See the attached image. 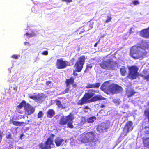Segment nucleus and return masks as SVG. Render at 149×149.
I'll return each mask as SVG.
<instances>
[{"label":"nucleus","instance_id":"1","mask_svg":"<svg viewBox=\"0 0 149 149\" xmlns=\"http://www.w3.org/2000/svg\"><path fill=\"white\" fill-rule=\"evenodd\" d=\"M96 92V90L93 89L87 90L82 98L78 101L77 104L78 105H82L88 103L105 99V98L100 95H95Z\"/></svg>","mask_w":149,"mask_h":149},{"label":"nucleus","instance_id":"2","mask_svg":"<svg viewBox=\"0 0 149 149\" xmlns=\"http://www.w3.org/2000/svg\"><path fill=\"white\" fill-rule=\"evenodd\" d=\"M141 47L139 46H134L130 50V55L135 59L141 58L146 55V51L145 50L149 47V42L148 41L143 40L141 44Z\"/></svg>","mask_w":149,"mask_h":149},{"label":"nucleus","instance_id":"3","mask_svg":"<svg viewBox=\"0 0 149 149\" xmlns=\"http://www.w3.org/2000/svg\"><path fill=\"white\" fill-rule=\"evenodd\" d=\"M23 107H24L25 110V113L27 115H30L33 113L35 111V109L32 106L30 105L29 104L26 103V102L24 100H22L16 107V111L20 113H22L21 111H20L19 109H21Z\"/></svg>","mask_w":149,"mask_h":149},{"label":"nucleus","instance_id":"4","mask_svg":"<svg viewBox=\"0 0 149 149\" xmlns=\"http://www.w3.org/2000/svg\"><path fill=\"white\" fill-rule=\"evenodd\" d=\"M86 59L84 55H82L78 58V60L76 62L74 66L75 70H73V74L74 76H76L78 75L76 72H79L82 70Z\"/></svg>","mask_w":149,"mask_h":149},{"label":"nucleus","instance_id":"5","mask_svg":"<svg viewBox=\"0 0 149 149\" xmlns=\"http://www.w3.org/2000/svg\"><path fill=\"white\" fill-rule=\"evenodd\" d=\"M99 65L103 69L113 70L117 65V63L115 61L111 58L106 61H102L100 63Z\"/></svg>","mask_w":149,"mask_h":149},{"label":"nucleus","instance_id":"6","mask_svg":"<svg viewBox=\"0 0 149 149\" xmlns=\"http://www.w3.org/2000/svg\"><path fill=\"white\" fill-rule=\"evenodd\" d=\"M55 136L54 134H51L45 142L44 146L42 143L40 144L39 146L41 148V149H51L52 146H54L53 143V138Z\"/></svg>","mask_w":149,"mask_h":149},{"label":"nucleus","instance_id":"7","mask_svg":"<svg viewBox=\"0 0 149 149\" xmlns=\"http://www.w3.org/2000/svg\"><path fill=\"white\" fill-rule=\"evenodd\" d=\"M95 137V134L94 132L91 131L85 134L84 136L81 138V140L83 143H88L93 141Z\"/></svg>","mask_w":149,"mask_h":149},{"label":"nucleus","instance_id":"8","mask_svg":"<svg viewBox=\"0 0 149 149\" xmlns=\"http://www.w3.org/2000/svg\"><path fill=\"white\" fill-rule=\"evenodd\" d=\"M129 72L127 77L134 79H136L139 75L138 68L136 66H132L129 68Z\"/></svg>","mask_w":149,"mask_h":149},{"label":"nucleus","instance_id":"9","mask_svg":"<svg viewBox=\"0 0 149 149\" xmlns=\"http://www.w3.org/2000/svg\"><path fill=\"white\" fill-rule=\"evenodd\" d=\"M110 122H103L101 124L98 125L97 128V130L99 132H104L107 131V130L110 127Z\"/></svg>","mask_w":149,"mask_h":149},{"label":"nucleus","instance_id":"10","mask_svg":"<svg viewBox=\"0 0 149 149\" xmlns=\"http://www.w3.org/2000/svg\"><path fill=\"white\" fill-rule=\"evenodd\" d=\"M67 61H64L62 58L57 60L56 65V68L58 69H62L65 68L68 66H70V65Z\"/></svg>","mask_w":149,"mask_h":149},{"label":"nucleus","instance_id":"11","mask_svg":"<svg viewBox=\"0 0 149 149\" xmlns=\"http://www.w3.org/2000/svg\"><path fill=\"white\" fill-rule=\"evenodd\" d=\"M120 87L117 84H111L108 86L107 90L113 94L117 93L120 91Z\"/></svg>","mask_w":149,"mask_h":149},{"label":"nucleus","instance_id":"12","mask_svg":"<svg viewBox=\"0 0 149 149\" xmlns=\"http://www.w3.org/2000/svg\"><path fill=\"white\" fill-rule=\"evenodd\" d=\"M74 118V116L72 113L66 116H63L60 119V121H72Z\"/></svg>","mask_w":149,"mask_h":149},{"label":"nucleus","instance_id":"13","mask_svg":"<svg viewBox=\"0 0 149 149\" xmlns=\"http://www.w3.org/2000/svg\"><path fill=\"white\" fill-rule=\"evenodd\" d=\"M140 35L146 38H149V27L142 30L140 33Z\"/></svg>","mask_w":149,"mask_h":149},{"label":"nucleus","instance_id":"14","mask_svg":"<svg viewBox=\"0 0 149 149\" xmlns=\"http://www.w3.org/2000/svg\"><path fill=\"white\" fill-rule=\"evenodd\" d=\"M100 84L99 82L95 83L94 84L88 83L85 86V88L86 89L91 88H98L100 86Z\"/></svg>","mask_w":149,"mask_h":149},{"label":"nucleus","instance_id":"15","mask_svg":"<svg viewBox=\"0 0 149 149\" xmlns=\"http://www.w3.org/2000/svg\"><path fill=\"white\" fill-rule=\"evenodd\" d=\"M75 78L72 77L69 79H66L65 81L66 87H68L69 85L72 84L74 81Z\"/></svg>","mask_w":149,"mask_h":149},{"label":"nucleus","instance_id":"16","mask_svg":"<svg viewBox=\"0 0 149 149\" xmlns=\"http://www.w3.org/2000/svg\"><path fill=\"white\" fill-rule=\"evenodd\" d=\"M64 141L63 139H61L59 137H57L55 140V143L57 146L58 147L61 146L62 142Z\"/></svg>","mask_w":149,"mask_h":149},{"label":"nucleus","instance_id":"17","mask_svg":"<svg viewBox=\"0 0 149 149\" xmlns=\"http://www.w3.org/2000/svg\"><path fill=\"white\" fill-rule=\"evenodd\" d=\"M55 114V112L53 109H49L47 113V117L51 118Z\"/></svg>","mask_w":149,"mask_h":149},{"label":"nucleus","instance_id":"18","mask_svg":"<svg viewBox=\"0 0 149 149\" xmlns=\"http://www.w3.org/2000/svg\"><path fill=\"white\" fill-rule=\"evenodd\" d=\"M54 101L55 102L56 105L59 108H61V109H63L65 108V106H64L62 105L61 102L59 100L56 99L54 100Z\"/></svg>","mask_w":149,"mask_h":149},{"label":"nucleus","instance_id":"19","mask_svg":"<svg viewBox=\"0 0 149 149\" xmlns=\"http://www.w3.org/2000/svg\"><path fill=\"white\" fill-rule=\"evenodd\" d=\"M29 97L33 100H40L41 98L42 97V96L40 95V94H38L37 95V96L36 95H32L29 96Z\"/></svg>","mask_w":149,"mask_h":149},{"label":"nucleus","instance_id":"20","mask_svg":"<svg viewBox=\"0 0 149 149\" xmlns=\"http://www.w3.org/2000/svg\"><path fill=\"white\" fill-rule=\"evenodd\" d=\"M79 35L77 31L74 33L73 36L74 38V40L79 39L83 37L82 35Z\"/></svg>","mask_w":149,"mask_h":149},{"label":"nucleus","instance_id":"21","mask_svg":"<svg viewBox=\"0 0 149 149\" xmlns=\"http://www.w3.org/2000/svg\"><path fill=\"white\" fill-rule=\"evenodd\" d=\"M93 67V65L92 64H87L86 66L85 69L84 70V73L88 72L89 70H91Z\"/></svg>","mask_w":149,"mask_h":149},{"label":"nucleus","instance_id":"22","mask_svg":"<svg viewBox=\"0 0 149 149\" xmlns=\"http://www.w3.org/2000/svg\"><path fill=\"white\" fill-rule=\"evenodd\" d=\"M126 92L127 95L128 97H131L135 93V92L134 91V90L131 89L127 90Z\"/></svg>","mask_w":149,"mask_h":149},{"label":"nucleus","instance_id":"23","mask_svg":"<svg viewBox=\"0 0 149 149\" xmlns=\"http://www.w3.org/2000/svg\"><path fill=\"white\" fill-rule=\"evenodd\" d=\"M125 126H127V127L130 130H132L133 127V123L132 122H127Z\"/></svg>","mask_w":149,"mask_h":149},{"label":"nucleus","instance_id":"24","mask_svg":"<svg viewBox=\"0 0 149 149\" xmlns=\"http://www.w3.org/2000/svg\"><path fill=\"white\" fill-rule=\"evenodd\" d=\"M143 141L144 146L149 148V138L143 139Z\"/></svg>","mask_w":149,"mask_h":149},{"label":"nucleus","instance_id":"25","mask_svg":"<svg viewBox=\"0 0 149 149\" xmlns=\"http://www.w3.org/2000/svg\"><path fill=\"white\" fill-rule=\"evenodd\" d=\"M63 124H65L67 123V126L69 128H72L74 126L72 125V122H61Z\"/></svg>","mask_w":149,"mask_h":149},{"label":"nucleus","instance_id":"26","mask_svg":"<svg viewBox=\"0 0 149 149\" xmlns=\"http://www.w3.org/2000/svg\"><path fill=\"white\" fill-rule=\"evenodd\" d=\"M94 23L93 22H88L86 24H87V26H88V28L87 29V30H89L91 29H92L93 28V25Z\"/></svg>","mask_w":149,"mask_h":149},{"label":"nucleus","instance_id":"27","mask_svg":"<svg viewBox=\"0 0 149 149\" xmlns=\"http://www.w3.org/2000/svg\"><path fill=\"white\" fill-rule=\"evenodd\" d=\"M13 124L17 126H20L22 124L23 122H12Z\"/></svg>","mask_w":149,"mask_h":149},{"label":"nucleus","instance_id":"28","mask_svg":"<svg viewBox=\"0 0 149 149\" xmlns=\"http://www.w3.org/2000/svg\"><path fill=\"white\" fill-rule=\"evenodd\" d=\"M126 68L124 66L122 67V75H125V74H126Z\"/></svg>","mask_w":149,"mask_h":149},{"label":"nucleus","instance_id":"29","mask_svg":"<svg viewBox=\"0 0 149 149\" xmlns=\"http://www.w3.org/2000/svg\"><path fill=\"white\" fill-rule=\"evenodd\" d=\"M144 115L149 120V108L145 110L144 111Z\"/></svg>","mask_w":149,"mask_h":149},{"label":"nucleus","instance_id":"30","mask_svg":"<svg viewBox=\"0 0 149 149\" xmlns=\"http://www.w3.org/2000/svg\"><path fill=\"white\" fill-rule=\"evenodd\" d=\"M24 35H27L29 37H32L36 36V35L33 32H32V33H26V34H24Z\"/></svg>","mask_w":149,"mask_h":149},{"label":"nucleus","instance_id":"31","mask_svg":"<svg viewBox=\"0 0 149 149\" xmlns=\"http://www.w3.org/2000/svg\"><path fill=\"white\" fill-rule=\"evenodd\" d=\"M96 120V117L95 116H93L88 118L87 120L88 121H94Z\"/></svg>","mask_w":149,"mask_h":149},{"label":"nucleus","instance_id":"32","mask_svg":"<svg viewBox=\"0 0 149 149\" xmlns=\"http://www.w3.org/2000/svg\"><path fill=\"white\" fill-rule=\"evenodd\" d=\"M127 126H125L124 128L123 129V133H126L124 134L125 135L126 134L128 133L130 130H129L128 128L127 127Z\"/></svg>","mask_w":149,"mask_h":149},{"label":"nucleus","instance_id":"33","mask_svg":"<svg viewBox=\"0 0 149 149\" xmlns=\"http://www.w3.org/2000/svg\"><path fill=\"white\" fill-rule=\"evenodd\" d=\"M107 17V19L104 22L105 23H108L109 22L111 21L112 19V18L110 16H108Z\"/></svg>","mask_w":149,"mask_h":149},{"label":"nucleus","instance_id":"34","mask_svg":"<svg viewBox=\"0 0 149 149\" xmlns=\"http://www.w3.org/2000/svg\"><path fill=\"white\" fill-rule=\"evenodd\" d=\"M67 87V88L65 89L64 91L62 92L63 94H65L69 92L70 87V86H68Z\"/></svg>","mask_w":149,"mask_h":149},{"label":"nucleus","instance_id":"35","mask_svg":"<svg viewBox=\"0 0 149 149\" xmlns=\"http://www.w3.org/2000/svg\"><path fill=\"white\" fill-rule=\"evenodd\" d=\"M43 115V113L42 111H40L38 114L37 117L38 118L42 117Z\"/></svg>","mask_w":149,"mask_h":149},{"label":"nucleus","instance_id":"36","mask_svg":"<svg viewBox=\"0 0 149 149\" xmlns=\"http://www.w3.org/2000/svg\"><path fill=\"white\" fill-rule=\"evenodd\" d=\"M140 75V76L142 77L144 79H146L147 80H149V75H145L142 74H141Z\"/></svg>","mask_w":149,"mask_h":149},{"label":"nucleus","instance_id":"37","mask_svg":"<svg viewBox=\"0 0 149 149\" xmlns=\"http://www.w3.org/2000/svg\"><path fill=\"white\" fill-rule=\"evenodd\" d=\"M87 26V24H86L85 25H84L83 26V29L85 31H87L89 30H87V28H88L89 27L88 26Z\"/></svg>","mask_w":149,"mask_h":149},{"label":"nucleus","instance_id":"38","mask_svg":"<svg viewBox=\"0 0 149 149\" xmlns=\"http://www.w3.org/2000/svg\"><path fill=\"white\" fill-rule=\"evenodd\" d=\"M134 5H137L139 4V2L137 0H134L132 1Z\"/></svg>","mask_w":149,"mask_h":149},{"label":"nucleus","instance_id":"39","mask_svg":"<svg viewBox=\"0 0 149 149\" xmlns=\"http://www.w3.org/2000/svg\"><path fill=\"white\" fill-rule=\"evenodd\" d=\"M107 86L105 85L102 86L101 87V89L104 91L106 90Z\"/></svg>","mask_w":149,"mask_h":149},{"label":"nucleus","instance_id":"40","mask_svg":"<svg viewBox=\"0 0 149 149\" xmlns=\"http://www.w3.org/2000/svg\"><path fill=\"white\" fill-rule=\"evenodd\" d=\"M12 57L14 59H18V56L17 55H13L12 56Z\"/></svg>","mask_w":149,"mask_h":149},{"label":"nucleus","instance_id":"41","mask_svg":"<svg viewBox=\"0 0 149 149\" xmlns=\"http://www.w3.org/2000/svg\"><path fill=\"white\" fill-rule=\"evenodd\" d=\"M6 138L7 139H12V136L10 134H9L8 135H7L6 136Z\"/></svg>","mask_w":149,"mask_h":149},{"label":"nucleus","instance_id":"42","mask_svg":"<svg viewBox=\"0 0 149 149\" xmlns=\"http://www.w3.org/2000/svg\"><path fill=\"white\" fill-rule=\"evenodd\" d=\"M42 54L44 55H47L48 54V52L47 51H45L42 52Z\"/></svg>","mask_w":149,"mask_h":149},{"label":"nucleus","instance_id":"43","mask_svg":"<svg viewBox=\"0 0 149 149\" xmlns=\"http://www.w3.org/2000/svg\"><path fill=\"white\" fill-rule=\"evenodd\" d=\"M63 2H65L68 3H70L72 2V0H62Z\"/></svg>","mask_w":149,"mask_h":149},{"label":"nucleus","instance_id":"44","mask_svg":"<svg viewBox=\"0 0 149 149\" xmlns=\"http://www.w3.org/2000/svg\"><path fill=\"white\" fill-rule=\"evenodd\" d=\"M2 132L1 131H0V142L2 139Z\"/></svg>","mask_w":149,"mask_h":149},{"label":"nucleus","instance_id":"45","mask_svg":"<svg viewBox=\"0 0 149 149\" xmlns=\"http://www.w3.org/2000/svg\"><path fill=\"white\" fill-rule=\"evenodd\" d=\"M77 33H79V35H80V34H81V33H83V32H85V31H84V30H83V31H77Z\"/></svg>","mask_w":149,"mask_h":149},{"label":"nucleus","instance_id":"46","mask_svg":"<svg viewBox=\"0 0 149 149\" xmlns=\"http://www.w3.org/2000/svg\"><path fill=\"white\" fill-rule=\"evenodd\" d=\"M75 58L73 57L70 60V61L73 63L75 61Z\"/></svg>","mask_w":149,"mask_h":149},{"label":"nucleus","instance_id":"47","mask_svg":"<svg viewBox=\"0 0 149 149\" xmlns=\"http://www.w3.org/2000/svg\"><path fill=\"white\" fill-rule=\"evenodd\" d=\"M51 83V82L49 81H46V84L47 85H48L49 84Z\"/></svg>","mask_w":149,"mask_h":149},{"label":"nucleus","instance_id":"48","mask_svg":"<svg viewBox=\"0 0 149 149\" xmlns=\"http://www.w3.org/2000/svg\"><path fill=\"white\" fill-rule=\"evenodd\" d=\"M83 108L84 109H89V107L87 106H85Z\"/></svg>","mask_w":149,"mask_h":149},{"label":"nucleus","instance_id":"49","mask_svg":"<svg viewBox=\"0 0 149 149\" xmlns=\"http://www.w3.org/2000/svg\"><path fill=\"white\" fill-rule=\"evenodd\" d=\"M99 42H100V40H99L96 43L94 44V46L95 47L97 46V44H98V43H99Z\"/></svg>","mask_w":149,"mask_h":149},{"label":"nucleus","instance_id":"50","mask_svg":"<svg viewBox=\"0 0 149 149\" xmlns=\"http://www.w3.org/2000/svg\"><path fill=\"white\" fill-rule=\"evenodd\" d=\"M145 134H149V131L148 130H146L145 132Z\"/></svg>","mask_w":149,"mask_h":149},{"label":"nucleus","instance_id":"51","mask_svg":"<svg viewBox=\"0 0 149 149\" xmlns=\"http://www.w3.org/2000/svg\"><path fill=\"white\" fill-rule=\"evenodd\" d=\"M72 87L74 88H75L77 86V85L76 84H72Z\"/></svg>","mask_w":149,"mask_h":149},{"label":"nucleus","instance_id":"52","mask_svg":"<svg viewBox=\"0 0 149 149\" xmlns=\"http://www.w3.org/2000/svg\"><path fill=\"white\" fill-rule=\"evenodd\" d=\"M105 107V106L104 104H102L100 106V108H103V107Z\"/></svg>","mask_w":149,"mask_h":149},{"label":"nucleus","instance_id":"53","mask_svg":"<svg viewBox=\"0 0 149 149\" xmlns=\"http://www.w3.org/2000/svg\"><path fill=\"white\" fill-rule=\"evenodd\" d=\"M17 149H24L21 147H18Z\"/></svg>","mask_w":149,"mask_h":149},{"label":"nucleus","instance_id":"54","mask_svg":"<svg viewBox=\"0 0 149 149\" xmlns=\"http://www.w3.org/2000/svg\"><path fill=\"white\" fill-rule=\"evenodd\" d=\"M23 136V134H21L20 136V138L21 139H22V137Z\"/></svg>","mask_w":149,"mask_h":149},{"label":"nucleus","instance_id":"55","mask_svg":"<svg viewBox=\"0 0 149 149\" xmlns=\"http://www.w3.org/2000/svg\"><path fill=\"white\" fill-rule=\"evenodd\" d=\"M84 112H85V113H87V112H88V111H87L84 110Z\"/></svg>","mask_w":149,"mask_h":149},{"label":"nucleus","instance_id":"56","mask_svg":"<svg viewBox=\"0 0 149 149\" xmlns=\"http://www.w3.org/2000/svg\"><path fill=\"white\" fill-rule=\"evenodd\" d=\"M25 43V44H26V43L28 44V43H28V42H25V43Z\"/></svg>","mask_w":149,"mask_h":149},{"label":"nucleus","instance_id":"57","mask_svg":"<svg viewBox=\"0 0 149 149\" xmlns=\"http://www.w3.org/2000/svg\"><path fill=\"white\" fill-rule=\"evenodd\" d=\"M88 123H92V122H90V121H89V122H88Z\"/></svg>","mask_w":149,"mask_h":149},{"label":"nucleus","instance_id":"58","mask_svg":"<svg viewBox=\"0 0 149 149\" xmlns=\"http://www.w3.org/2000/svg\"><path fill=\"white\" fill-rule=\"evenodd\" d=\"M120 72H121V68L120 69Z\"/></svg>","mask_w":149,"mask_h":149},{"label":"nucleus","instance_id":"59","mask_svg":"<svg viewBox=\"0 0 149 149\" xmlns=\"http://www.w3.org/2000/svg\"><path fill=\"white\" fill-rule=\"evenodd\" d=\"M147 126H146V127H145V128H147Z\"/></svg>","mask_w":149,"mask_h":149}]
</instances>
